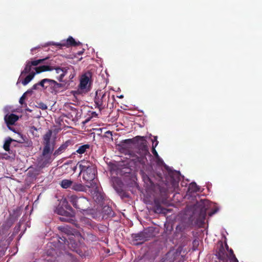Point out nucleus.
Returning a JSON list of instances; mask_svg holds the SVG:
<instances>
[{
    "instance_id": "39448f33",
    "label": "nucleus",
    "mask_w": 262,
    "mask_h": 262,
    "mask_svg": "<svg viewBox=\"0 0 262 262\" xmlns=\"http://www.w3.org/2000/svg\"><path fill=\"white\" fill-rule=\"evenodd\" d=\"M92 78V73L90 71L84 73L81 76L78 89L79 93H86L91 90L93 82Z\"/></svg>"
},
{
    "instance_id": "7ed1b4c3",
    "label": "nucleus",
    "mask_w": 262,
    "mask_h": 262,
    "mask_svg": "<svg viewBox=\"0 0 262 262\" xmlns=\"http://www.w3.org/2000/svg\"><path fill=\"white\" fill-rule=\"evenodd\" d=\"M80 173L82 174L83 179L88 182L95 179L97 169L95 165L92 162L83 160L78 162Z\"/></svg>"
},
{
    "instance_id": "a211bd4d",
    "label": "nucleus",
    "mask_w": 262,
    "mask_h": 262,
    "mask_svg": "<svg viewBox=\"0 0 262 262\" xmlns=\"http://www.w3.org/2000/svg\"><path fill=\"white\" fill-rule=\"evenodd\" d=\"M216 255L219 259L223 262L228 261V255L226 252L223 244H221L218 251L216 252Z\"/></svg>"
},
{
    "instance_id": "0eeeda50",
    "label": "nucleus",
    "mask_w": 262,
    "mask_h": 262,
    "mask_svg": "<svg viewBox=\"0 0 262 262\" xmlns=\"http://www.w3.org/2000/svg\"><path fill=\"white\" fill-rule=\"evenodd\" d=\"M110 99V93L104 92L101 90H98L96 92V96L94 99L96 107L100 111L103 110L108 106V101Z\"/></svg>"
},
{
    "instance_id": "4be33fe9",
    "label": "nucleus",
    "mask_w": 262,
    "mask_h": 262,
    "mask_svg": "<svg viewBox=\"0 0 262 262\" xmlns=\"http://www.w3.org/2000/svg\"><path fill=\"white\" fill-rule=\"evenodd\" d=\"M154 210L157 213H165V209L163 208L158 199L154 200Z\"/></svg>"
},
{
    "instance_id": "f257e3e1",
    "label": "nucleus",
    "mask_w": 262,
    "mask_h": 262,
    "mask_svg": "<svg viewBox=\"0 0 262 262\" xmlns=\"http://www.w3.org/2000/svg\"><path fill=\"white\" fill-rule=\"evenodd\" d=\"M124 142L127 144L133 143L137 144L138 155H136L135 158L133 159V161L137 164L139 163L143 166L145 165L147 162L146 156L150 155L149 152L147 145V141L145 139L144 137L136 136L132 139H126Z\"/></svg>"
},
{
    "instance_id": "79ce46f5",
    "label": "nucleus",
    "mask_w": 262,
    "mask_h": 262,
    "mask_svg": "<svg viewBox=\"0 0 262 262\" xmlns=\"http://www.w3.org/2000/svg\"><path fill=\"white\" fill-rule=\"evenodd\" d=\"M66 209H67L68 210H72V208L71 207V206H70L69 205H67L66 206Z\"/></svg>"
},
{
    "instance_id": "8fccbe9b",
    "label": "nucleus",
    "mask_w": 262,
    "mask_h": 262,
    "mask_svg": "<svg viewBox=\"0 0 262 262\" xmlns=\"http://www.w3.org/2000/svg\"><path fill=\"white\" fill-rule=\"evenodd\" d=\"M71 109H72V110H73V109H74V110H76V108H73V107H72V108H71Z\"/></svg>"
},
{
    "instance_id": "bb28decb",
    "label": "nucleus",
    "mask_w": 262,
    "mask_h": 262,
    "mask_svg": "<svg viewBox=\"0 0 262 262\" xmlns=\"http://www.w3.org/2000/svg\"><path fill=\"white\" fill-rule=\"evenodd\" d=\"M199 190V188L195 183H191L188 187V191L190 192H196Z\"/></svg>"
},
{
    "instance_id": "cd10ccee",
    "label": "nucleus",
    "mask_w": 262,
    "mask_h": 262,
    "mask_svg": "<svg viewBox=\"0 0 262 262\" xmlns=\"http://www.w3.org/2000/svg\"><path fill=\"white\" fill-rule=\"evenodd\" d=\"M13 141V139H12L11 138H9L5 142L3 148L4 149L7 151H8L9 154L10 152V146L11 144V142Z\"/></svg>"
},
{
    "instance_id": "2f4dec72",
    "label": "nucleus",
    "mask_w": 262,
    "mask_h": 262,
    "mask_svg": "<svg viewBox=\"0 0 262 262\" xmlns=\"http://www.w3.org/2000/svg\"><path fill=\"white\" fill-rule=\"evenodd\" d=\"M28 92H26V93H25L19 99V102L20 104H21V105L23 104L24 103V100L25 99H26V94H27Z\"/></svg>"
},
{
    "instance_id": "e433bc0d",
    "label": "nucleus",
    "mask_w": 262,
    "mask_h": 262,
    "mask_svg": "<svg viewBox=\"0 0 262 262\" xmlns=\"http://www.w3.org/2000/svg\"><path fill=\"white\" fill-rule=\"evenodd\" d=\"M59 229L63 232H66V230H67V228L65 227H59Z\"/></svg>"
},
{
    "instance_id": "2eb2a0df",
    "label": "nucleus",
    "mask_w": 262,
    "mask_h": 262,
    "mask_svg": "<svg viewBox=\"0 0 262 262\" xmlns=\"http://www.w3.org/2000/svg\"><path fill=\"white\" fill-rule=\"evenodd\" d=\"M76 150L73 152L70 156V158H73V155H76V154L82 155L90 149V145L89 144L80 145V144H76L75 146Z\"/></svg>"
},
{
    "instance_id": "4468645a",
    "label": "nucleus",
    "mask_w": 262,
    "mask_h": 262,
    "mask_svg": "<svg viewBox=\"0 0 262 262\" xmlns=\"http://www.w3.org/2000/svg\"><path fill=\"white\" fill-rule=\"evenodd\" d=\"M74 145V141L72 140H68L61 144L53 153L55 157L63 152L69 146Z\"/></svg>"
},
{
    "instance_id": "c85d7f7f",
    "label": "nucleus",
    "mask_w": 262,
    "mask_h": 262,
    "mask_svg": "<svg viewBox=\"0 0 262 262\" xmlns=\"http://www.w3.org/2000/svg\"><path fill=\"white\" fill-rule=\"evenodd\" d=\"M49 79L45 78L41 80L38 83V85L41 86L43 89H47L48 88V84L49 82Z\"/></svg>"
},
{
    "instance_id": "09e8293b",
    "label": "nucleus",
    "mask_w": 262,
    "mask_h": 262,
    "mask_svg": "<svg viewBox=\"0 0 262 262\" xmlns=\"http://www.w3.org/2000/svg\"><path fill=\"white\" fill-rule=\"evenodd\" d=\"M32 128H34L35 130H36V128L34 126H33Z\"/></svg>"
},
{
    "instance_id": "a18cd8bd",
    "label": "nucleus",
    "mask_w": 262,
    "mask_h": 262,
    "mask_svg": "<svg viewBox=\"0 0 262 262\" xmlns=\"http://www.w3.org/2000/svg\"><path fill=\"white\" fill-rule=\"evenodd\" d=\"M83 50H84V49H83V50H82V51L79 52L78 53V55H81V54L83 53Z\"/></svg>"
},
{
    "instance_id": "49530a36",
    "label": "nucleus",
    "mask_w": 262,
    "mask_h": 262,
    "mask_svg": "<svg viewBox=\"0 0 262 262\" xmlns=\"http://www.w3.org/2000/svg\"><path fill=\"white\" fill-rule=\"evenodd\" d=\"M93 114H94V115H95V116H97V114L95 112H93Z\"/></svg>"
},
{
    "instance_id": "393cba45",
    "label": "nucleus",
    "mask_w": 262,
    "mask_h": 262,
    "mask_svg": "<svg viewBox=\"0 0 262 262\" xmlns=\"http://www.w3.org/2000/svg\"><path fill=\"white\" fill-rule=\"evenodd\" d=\"M73 182L71 180L64 179L60 182V184L62 188L67 189L72 187Z\"/></svg>"
},
{
    "instance_id": "f3484780",
    "label": "nucleus",
    "mask_w": 262,
    "mask_h": 262,
    "mask_svg": "<svg viewBox=\"0 0 262 262\" xmlns=\"http://www.w3.org/2000/svg\"><path fill=\"white\" fill-rule=\"evenodd\" d=\"M81 43L79 41H76L74 38L72 36L69 37L66 42L56 43V45L57 46L63 47H76L81 45Z\"/></svg>"
},
{
    "instance_id": "b1692460",
    "label": "nucleus",
    "mask_w": 262,
    "mask_h": 262,
    "mask_svg": "<svg viewBox=\"0 0 262 262\" xmlns=\"http://www.w3.org/2000/svg\"><path fill=\"white\" fill-rule=\"evenodd\" d=\"M54 212L57 214L66 216H69L70 214V213L65 210L62 207L59 206L56 208L54 210Z\"/></svg>"
},
{
    "instance_id": "4c0bfd02",
    "label": "nucleus",
    "mask_w": 262,
    "mask_h": 262,
    "mask_svg": "<svg viewBox=\"0 0 262 262\" xmlns=\"http://www.w3.org/2000/svg\"><path fill=\"white\" fill-rule=\"evenodd\" d=\"M232 255H235V254L233 253V250L232 249H230V251H229V257L232 256Z\"/></svg>"
},
{
    "instance_id": "f03ea898",
    "label": "nucleus",
    "mask_w": 262,
    "mask_h": 262,
    "mask_svg": "<svg viewBox=\"0 0 262 262\" xmlns=\"http://www.w3.org/2000/svg\"><path fill=\"white\" fill-rule=\"evenodd\" d=\"M52 134V130H49L43 136V148L41 159L43 165H46L52 161L51 154L54 149L55 142L51 141Z\"/></svg>"
},
{
    "instance_id": "423d86ee",
    "label": "nucleus",
    "mask_w": 262,
    "mask_h": 262,
    "mask_svg": "<svg viewBox=\"0 0 262 262\" xmlns=\"http://www.w3.org/2000/svg\"><path fill=\"white\" fill-rule=\"evenodd\" d=\"M69 201L73 207L77 209L85 211L90 208V202L85 197L72 195L70 197Z\"/></svg>"
},
{
    "instance_id": "6ab92c4d",
    "label": "nucleus",
    "mask_w": 262,
    "mask_h": 262,
    "mask_svg": "<svg viewBox=\"0 0 262 262\" xmlns=\"http://www.w3.org/2000/svg\"><path fill=\"white\" fill-rule=\"evenodd\" d=\"M18 119V116L14 114H7L4 117L5 121L8 127L9 125H13Z\"/></svg>"
},
{
    "instance_id": "c9c22d12",
    "label": "nucleus",
    "mask_w": 262,
    "mask_h": 262,
    "mask_svg": "<svg viewBox=\"0 0 262 262\" xmlns=\"http://www.w3.org/2000/svg\"><path fill=\"white\" fill-rule=\"evenodd\" d=\"M40 107L42 110H46L47 108V106L43 103H41Z\"/></svg>"
},
{
    "instance_id": "aec40b11",
    "label": "nucleus",
    "mask_w": 262,
    "mask_h": 262,
    "mask_svg": "<svg viewBox=\"0 0 262 262\" xmlns=\"http://www.w3.org/2000/svg\"><path fill=\"white\" fill-rule=\"evenodd\" d=\"M113 187L115 190L116 191L117 193L119 194L121 193L123 190L122 187L123 184L121 180L118 178H115L113 180Z\"/></svg>"
},
{
    "instance_id": "72a5a7b5",
    "label": "nucleus",
    "mask_w": 262,
    "mask_h": 262,
    "mask_svg": "<svg viewBox=\"0 0 262 262\" xmlns=\"http://www.w3.org/2000/svg\"><path fill=\"white\" fill-rule=\"evenodd\" d=\"M112 132L110 130L106 131L104 134V136L105 137L112 138Z\"/></svg>"
},
{
    "instance_id": "ddd939ff",
    "label": "nucleus",
    "mask_w": 262,
    "mask_h": 262,
    "mask_svg": "<svg viewBox=\"0 0 262 262\" xmlns=\"http://www.w3.org/2000/svg\"><path fill=\"white\" fill-rule=\"evenodd\" d=\"M53 69L55 70V72L56 74H59V75L58 76H57L56 78L59 81V82H63V79L64 77L67 74L68 70L69 69L68 67H53L50 66Z\"/></svg>"
},
{
    "instance_id": "1a4fd4ad",
    "label": "nucleus",
    "mask_w": 262,
    "mask_h": 262,
    "mask_svg": "<svg viewBox=\"0 0 262 262\" xmlns=\"http://www.w3.org/2000/svg\"><path fill=\"white\" fill-rule=\"evenodd\" d=\"M154 236L153 230L152 229H146L137 234H134L132 237L135 241H139L136 243V245L142 244L146 241H148Z\"/></svg>"
},
{
    "instance_id": "37998d69",
    "label": "nucleus",
    "mask_w": 262,
    "mask_h": 262,
    "mask_svg": "<svg viewBox=\"0 0 262 262\" xmlns=\"http://www.w3.org/2000/svg\"><path fill=\"white\" fill-rule=\"evenodd\" d=\"M156 137L157 138V137H154V139H152V145H155V143H156V140H155V138Z\"/></svg>"
},
{
    "instance_id": "de8ad7c7",
    "label": "nucleus",
    "mask_w": 262,
    "mask_h": 262,
    "mask_svg": "<svg viewBox=\"0 0 262 262\" xmlns=\"http://www.w3.org/2000/svg\"><path fill=\"white\" fill-rule=\"evenodd\" d=\"M108 210H109L111 212V211H112V209H111V208L108 207Z\"/></svg>"
},
{
    "instance_id": "412c9836",
    "label": "nucleus",
    "mask_w": 262,
    "mask_h": 262,
    "mask_svg": "<svg viewBox=\"0 0 262 262\" xmlns=\"http://www.w3.org/2000/svg\"><path fill=\"white\" fill-rule=\"evenodd\" d=\"M94 223L91 219L84 216L81 217L80 219V225L88 228H93Z\"/></svg>"
},
{
    "instance_id": "9b49d317",
    "label": "nucleus",
    "mask_w": 262,
    "mask_h": 262,
    "mask_svg": "<svg viewBox=\"0 0 262 262\" xmlns=\"http://www.w3.org/2000/svg\"><path fill=\"white\" fill-rule=\"evenodd\" d=\"M47 58H48L34 60H27L26 62L25 69L21 72V76L34 71V70H35V68L38 67L37 66L38 64L43 63V62Z\"/></svg>"
},
{
    "instance_id": "c03bdc74",
    "label": "nucleus",
    "mask_w": 262,
    "mask_h": 262,
    "mask_svg": "<svg viewBox=\"0 0 262 262\" xmlns=\"http://www.w3.org/2000/svg\"><path fill=\"white\" fill-rule=\"evenodd\" d=\"M63 239H62L61 238H60L62 241H64V243H66V242H67V243H68V241L66 239V238L65 237H63Z\"/></svg>"
},
{
    "instance_id": "a19ab883",
    "label": "nucleus",
    "mask_w": 262,
    "mask_h": 262,
    "mask_svg": "<svg viewBox=\"0 0 262 262\" xmlns=\"http://www.w3.org/2000/svg\"><path fill=\"white\" fill-rule=\"evenodd\" d=\"M60 220L62 222H67L68 220L64 217H60L59 218Z\"/></svg>"
},
{
    "instance_id": "9d476101",
    "label": "nucleus",
    "mask_w": 262,
    "mask_h": 262,
    "mask_svg": "<svg viewBox=\"0 0 262 262\" xmlns=\"http://www.w3.org/2000/svg\"><path fill=\"white\" fill-rule=\"evenodd\" d=\"M182 251L181 247H179L177 249H171L166 254V260L167 262H174L177 260H178L177 262H184V256L181 255Z\"/></svg>"
},
{
    "instance_id": "58836bf2",
    "label": "nucleus",
    "mask_w": 262,
    "mask_h": 262,
    "mask_svg": "<svg viewBox=\"0 0 262 262\" xmlns=\"http://www.w3.org/2000/svg\"><path fill=\"white\" fill-rule=\"evenodd\" d=\"M38 83L34 84L32 88V90H36L38 88Z\"/></svg>"
},
{
    "instance_id": "20e7f679",
    "label": "nucleus",
    "mask_w": 262,
    "mask_h": 262,
    "mask_svg": "<svg viewBox=\"0 0 262 262\" xmlns=\"http://www.w3.org/2000/svg\"><path fill=\"white\" fill-rule=\"evenodd\" d=\"M208 208V202L207 200H201L195 205L194 214L197 217L196 224L200 226L204 224L207 210Z\"/></svg>"
},
{
    "instance_id": "c756f323",
    "label": "nucleus",
    "mask_w": 262,
    "mask_h": 262,
    "mask_svg": "<svg viewBox=\"0 0 262 262\" xmlns=\"http://www.w3.org/2000/svg\"><path fill=\"white\" fill-rule=\"evenodd\" d=\"M155 140H156V143H155V145H152V151H152L153 155L156 157H158L159 155H158V154L157 151H156L155 148L158 145L159 142H158L156 137H155Z\"/></svg>"
},
{
    "instance_id": "f8f14e48",
    "label": "nucleus",
    "mask_w": 262,
    "mask_h": 262,
    "mask_svg": "<svg viewBox=\"0 0 262 262\" xmlns=\"http://www.w3.org/2000/svg\"><path fill=\"white\" fill-rule=\"evenodd\" d=\"M12 224L9 221L5 222L2 225L0 229V240H5L9 234V230Z\"/></svg>"
},
{
    "instance_id": "dca6fc26",
    "label": "nucleus",
    "mask_w": 262,
    "mask_h": 262,
    "mask_svg": "<svg viewBox=\"0 0 262 262\" xmlns=\"http://www.w3.org/2000/svg\"><path fill=\"white\" fill-rule=\"evenodd\" d=\"M48 87H50L51 89V93L56 94L63 87V84L58 83L54 80L49 79Z\"/></svg>"
},
{
    "instance_id": "f704fd0d",
    "label": "nucleus",
    "mask_w": 262,
    "mask_h": 262,
    "mask_svg": "<svg viewBox=\"0 0 262 262\" xmlns=\"http://www.w3.org/2000/svg\"><path fill=\"white\" fill-rule=\"evenodd\" d=\"M5 252L4 249L0 247V258L5 254Z\"/></svg>"
},
{
    "instance_id": "7c9ffc66",
    "label": "nucleus",
    "mask_w": 262,
    "mask_h": 262,
    "mask_svg": "<svg viewBox=\"0 0 262 262\" xmlns=\"http://www.w3.org/2000/svg\"><path fill=\"white\" fill-rule=\"evenodd\" d=\"M121 197L124 198H129L128 194L125 191L123 190L122 192L119 194Z\"/></svg>"
},
{
    "instance_id": "6e6552de",
    "label": "nucleus",
    "mask_w": 262,
    "mask_h": 262,
    "mask_svg": "<svg viewBox=\"0 0 262 262\" xmlns=\"http://www.w3.org/2000/svg\"><path fill=\"white\" fill-rule=\"evenodd\" d=\"M52 69H53L50 67V66L43 65L39 66L38 67L35 68V71H32L31 73H29V74L25 77L24 79H21V77L22 76L20 75L18 79L17 83L21 82L23 85H26L33 79L36 74H39L45 71H52Z\"/></svg>"
},
{
    "instance_id": "a878e982",
    "label": "nucleus",
    "mask_w": 262,
    "mask_h": 262,
    "mask_svg": "<svg viewBox=\"0 0 262 262\" xmlns=\"http://www.w3.org/2000/svg\"><path fill=\"white\" fill-rule=\"evenodd\" d=\"M93 198L95 201L98 203L102 202L104 199L103 194L98 191H95Z\"/></svg>"
},
{
    "instance_id": "5701e85b",
    "label": "nucleus",
    "mask_w": 262,
    "mask_h": 262,
    "mask_svg": "<svg viewBox=\"0 0 262 262\" xmlns=\"http://www.w3.org/2000/svg\"><path fill=\"white\" fill-rule=\"evenodd\" d=\"M71 189L77 191H86V187L81 183L73 182Z\"/></svg>"
},
{
    "instance_id": "3c124183",
    "label": "nucleus",
    "mask_w": 262,
    "mask_h": 262,
    "mask_svg": "<svg viewBox=\"0 0 262 262\" xmlns=\"http://www.w3.org/2000/svg\"><path fill=\"white\" fill-rule=\"evenodd\" d=\"M30 171H29L28 172V174H29V175H30Z\"/></svg>"
},
{
    "instance_id": "ea45409f",
    "label": "nucleus",
    "mask_w": 262,
    "mask_h": 262,
    "mask_svg": "<svg viewBox=\"0 0 262 262\" xmlns=\"http://www.w3.org/2000/svg\"><path fill=\"white\" fill-rule=\"evenodd\" d=\"M216 212V210H214L210 212H209L208 213V215L211 216H212L213 214H214L215 212Z\"/></svg>"
},
{
    "instance_id": "473e14b6",
    "label": "nucleus",
    "mask_w": 262,
    "mask_h": 262,
    "mask_svg": "<svg viewBox=\"0 0 262 262\" xmlns=\"http://www.w3.org/2000/svg\"><path fill=\"white\" fill-rule=\"evenodd\" d=\"M229 259L230 260V262H238V260L236 258L235 255H232V256L229 257Z\"/></svg>"
}]
</instances>
